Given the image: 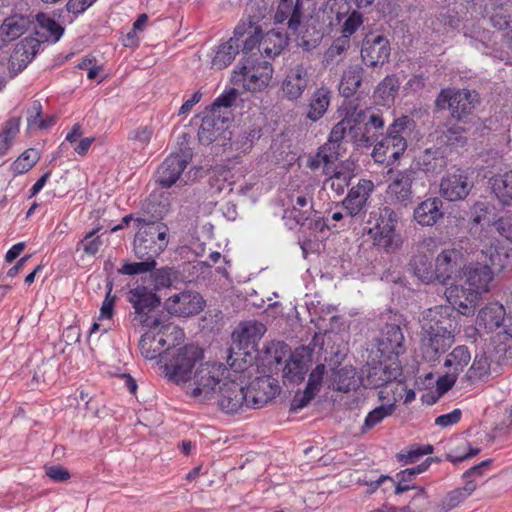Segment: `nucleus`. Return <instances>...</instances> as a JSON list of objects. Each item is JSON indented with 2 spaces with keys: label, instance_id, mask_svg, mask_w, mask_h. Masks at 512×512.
Here are the masks:
<instances>
[{
  "label": "nucleus",
  "instance_id": "1",
  "mask_svg": "<svg viewBox=\"0 0 512 512\" xmlns=\"http://www.w3.org/2000/svg\"><path fill=\"white\" fill-rule=\"evenodd\" d=\"M494 276L490 267L478 261L463 266L456 275V283L445 291L447 301L463 315L474 313L482 296L490 291Z\"/></svg>",
  "mask_w": 512,
  "mask_h": 512
},
{
  "label": "nucleus",
  "instance_id": "2",
  "mask_svg": "<svg viewBox=\"0 0 512 512\" xmlns=\"http://www.w3.org/2000/svg\"><path fill=\"white\" fill-rule=\"evenodd\" d=\"M147 331L141 336L139 347L141 354L147 360L161 357L166 360V354L180 345L184 340V332L179 327L168 323L165 318L157 327H146Z\"/></svg>",
  "mask_w": 512,
  "mask_h": 512
},
{
  "label": "nucleus",
  "instance_id": "3",
  "mask_svg": "<svg viewBox=\"0 0 512 512\" xmlns=\"http://www.w3.org/2000/svg\"><path fill=\"white\" fill-rule=\"evenodd\" d=\"M227 371L223 364L200 363L183 389L186 395L197 402L214 400Z\"/></svg>",
  "mask_w": 512,
  "mask_h": 512
},
{
  "label": "nucleus",
  "instance_id": "4",
  "mask_svg": "<svg viewBox=\"0 0 512 512\" xmlns=\"http://www.w3.org/2000/svg\"><path fill=\"white\" fill-rule=\"evenodd\" d=\"M203 352L195 345L174 348L166 354L164 371L166 376L181 386L187 384L197 366L202 363Z\"/></svg>",
  "mask_w": 512,
  "mask_h": 512
},
{
  "label": "nucleus",
  "instance_id": "5",
  "mask_svg": "<svg viewBox=\"0 0 512 512\" xmlns=\"http://www.w3.org/2000/svg\"><path fill=\"white\" fill-rule=\"evenodd\" d=\"M127 301L134 309L132 321L141 327H157L165 318L163 313L156 309L160 305V298L150 289L144 286H137L127 293Z\"/></svg>",
  "mask_w": 512,
  "mask_h": 512
},
{
  "label": "nucleus",
  "instance_id": "6",
  "mask_svg": "<svg viewBox=\"0 0 512 512\" xmlns=\"http://www.w3.org/2000/svg\"><path fill=\"white\" fill-rule=\"evenodd\" d=\"M272 75L273 68L268 61H259L251 56L242 59L234 69L232 82L247 91H262L269 85Z\"/></svg>",
  "mask_w": 512,
  "mask_h": 512
},
{
  "label": "nucleus",
  "instance_id": "7",
  "mask_svg": "<svg viewBox=\"0 0 512 512\" xmlns=\"http://www.w3.org/2000/svg\"><path fill=\"white\" fill-rule=\"evenodd\" d=\"M248 383L246 375L229 373L227 371L216 393L220 410L227 414H235L247 408L245 389Z\"/></svg>",
  "mask_w": 512,
  "mask_h": 512
},
{
  "label": "nucleus",
  "instance_id": "8",
  "mask_svg": "<svg viewBox=\"0 0 512 512\" xmlns=\"http://www.w3.org/2000/svg\"><path fill=\"white\" fill-rule=\"evenodd\" d=\"M409 119L402 117L396 119L389 127L386 136L376 141L372 156L377 162H384L386 158L396 160L407 148L409 135L407 124Z\"/></svg>",
  "mask_w": 512,
  "mask_h": 512
},
{
  "label": "nucleus",
  "instance_id": "9",
  "mask_svg": "<svg viewBox=\"0 0 512 512\" xmlns=\"http://www.w3.org/2000/svg\"><path fill=\"white\" fill-rule=\"evenodd\" d=\"M476 102L475 92L463 89L458 91L442 90L435 103L439 109L448 108L453 118L462 121L472 113Z\"/></svg>",
  "mask_w": 512,
  "mask_h": 512
},
{
  "label": "nucleus",
  "instance_id": "10",
  "mask_svg": "<svg viewBox=\"0 0 512 512\" xmlns=\"http://www.w3.org/2000/svg\"><path fill=\"white\" fill-rule=\"evenodd\" d=\"M167 232L160 226H141L134 239V252L138 258L156 256L167 246Z\"/></svg>",
  "mask_w": 512,
  "mask_h": 512
},
{
  "label": "nucleus",
  "instance_id": "11",
  "mask_svg": "<svg viewBox=\"0 0 512 512\" xmlns=\"http://www.w3.org/2000/svg\"><path fill=\"white\" fill-rule=\"evenodd\" d=\"M437 242L434 239H425L417 246L416 253L410 265L414 274L423 282L435 281L434 263L432 257L437 251Z\"/></svg>",
  "mask_w": 512,
  "mask_h": 512
},
{
  "label": "nucleus",
  "instance_id": "12",
  "mask_svg": "<svg viewBox=\"0 0 512 512\" xmlns=\"http://www.w3.org/2000/svg\"><path fill=\"white\" fill-rule=\"evenodd\" d=\"M247 408H261L279 393V387L268 377H256L247 383Z\"/></svg>",
  "mask_w": 512,
  "mask_h": 512
},
{
  "label": "nucleus",
  "instance_id": "13",
  "mask_svg": "<svg viewBox=\"0 0 512 512\" xmlns=\"http://www.w3.org/2000/svg\"><path fill=\"white\" fill-rule=\"evenodd\" d=\"M391 48L389 41L382 35H368L361 48L362 61L369 67L382 66L388 61Z\"/></svg>",
  "mask_w": 512,
  "mask_h": 512
},
{
  "label": "nucleus",
  "instance_id": "14",
  "mask_svg": "<svg viewBox=\"0 0 512 512\" xmlns=\"http://www.w3.org/2000/svg\"><path fill=\"white\" fill-rule=\"evenodd\" d=\"M203 305V298L195 292L175 294L165 302L168 313L180 317H188L200 313Z\"/></svg>",
  "mask_w": 512,
  "mask_h": 512
},
{
  "label": "nucleus",
  "instance_id": "15",
  "mask_svg": "<svg viewBox=\"0 0 512 512\" xmlns=\"http://www.w3.org/2000/svg\"><path fill=\"white\" fill-rule=\"evenodd\" d=\"M463 255L455 248L443 250L435 259V280L445 284L454 274L459 273Z\"/></svg>",
  "mask_w": 512,
  "mask_h": 512
},
{
  "label": "nucleus",
  "instance_id": "16",
  "mask_svg": "<svg viewBox=\"0 0 512 512\" xmlns=\"http://www.w3.org/2000/svg\"><path fill=\"white\" fill-rule=\"evenodd\" d=\"M266 326L256 320L241 322L232 334L234 342L238 346L257 352L259 341L266 333Z\"/></svg>",
  "mask_w": 512,
  "mask_h": 512
},
{
  "label": "nucleus",
  "instance_id": "17",
  "mask_svg": "<svg viewBox=\"0 0 512 512\" xmlns=\"http://www.w3.org/2000/svg\"><path fill=\"white\" fill-rule=\"evenodd\" d=\"M472 183L463 170L457 169L442 179L441 194L449 201L464 199L470 192Z\"/></svg>",
  "mask_w": 512,
  "mask_h": 512
},
{
  "label": "nucleus",
  "instance_id": "18",
  "mask_svg": "<svg viewBox=\"0 0 512 512\" xmlns=\"http://www.w3.org/2000/svg\"><path fill=\"white\" fill-rule=\"evenodd\" d=\"M477 481H464L462 486L455 487L435 503L433 512H450L460 507L477 489Z\"/></svg>",
  "mask_w": 512,
  "mask_h": 512
},
{
  "label": "nucleus",
  "instance_id": "19",
  "mask_svg": "<svg viewBox=\"0 0 512 512\" xmlns=\"http://www.w3.org/2000/svg\"><path fill=\"white\" fill-rule=\"evenodd\" d=\"M229 117L208 111L202 118V123L198 130V139L204 145H209L216 141L219 136L226 133V122ZM226 138V135H224Z\"/></svg>",
  "mask_w": 512,
  "mask_h": 512
},
{
  "label": "nucleus",
  "instance_id": "20",
  "mask_svg": "<svg viewBox=\"0 0 512 512\" xmlns=\"http://www.w3.org/2000/svg\"><path fill=\"white\" fill-rule=\"evenodd\" d=\"M309 84V73L303 65L292 67L282 83L284 96L289 100L299 99Z\"/></svg>",
  "mask_w": 512,
  "mask_h": 512
},
{
  "label": "nucleus",
  "instance_id": "21",
  "mask_svg": "<svg viewBox=\"0 0 512 512\" xmlns=\"http://www.w3.org/2000/svg\"><path fill=\"white\" fill-rule=\"evenodd\" d=\"M378 349L389 359L393 356L397 358L404 352V335L398 325L389 324L384 327L378 341Z\"/></svg>",
  "mask_w": 512,
  "mask_h": 512
},
{
  "label": "nucleus",
  "instance_id": "22",
  "mask_svg": "<svg viewBox=\"0 0 512 512\" xmlns=\"http://www.w3.org/2000/svg\"><path fill=\"white\" fill-rule=\"evenodd\" d=\"M452 309L449 306H436L427 309L420 319L421 332L437 330H453L454 320L451 318Z\"/></svg>",
  "mask_w": 512,
  "mask_h": 512
},
{
  "label": "nucleus",
  "instance_id": "23",
  "mask_svg": "<svg viewBox=\"0 0 512 512\" xmlns=\"http://www.w3.org/2000/svg\"><path fill=\"white\" fill-rule=\"evenodd\" d=\"M171 206L169 194L153 193L143 204V211L149 218H138L139 224H156L169 212Z\"/></svg>",
  "mask_w": 512,
  "mask_h": 512
},
{
  "label": "nucleus",
  "instance_id": "24",
  "mask_svg": "<svg viewBox=\"0 0 512 512\" xmlns=\"http://www.w3.org/2000/svg\"><path fill=\"white\" fill-rule=\"evenodd\" d=\"M415 179V172L403 170L397 172L387 188V195L395 202L407 204L412 197V183Z\"/></svg>",
  "mask_w": 512,
  "mask_h": 512
},
{
  "label": "nucleus",
  "instance_id": "25",
  "mask_svg": "<svg viewBox=\"0 0 512 512\" xmlns=\"http://www.w3.org/2000/svg\"><path fill=\"white\" fill-rule=\"evenodd\" d=\"M187 166V161L180 155H170L157 170V182L165 188L176 183L179 176Z\"/></svg>",
  "mask_w": 512,
  "mask_h": 512
},
{
  "label": "nucleus",
  "instance_id": "26",
  "mask_svg": "<svg viewBox=\"0 0 512 512\" xmlns=\"http://www.w3.org/2000/svg\"><path fill=\"white\" fill-rule=\"evenodd\" d=\"M506 311L499 303H489L480 309L476 318L479 330L492 332L502 326L505 321Z\"/></svg>",
  "mask_w": 512,
  "mask_h": 512
},
{
  "label": "nucleus",
  "instance_id": "27",
  "mask_svg": "<svg viewBox=\"0 0 512 512\" xmlns=\"http://www.w3.org/2000/svg\"><path fill=\"white\" fill-rule=\"evenodd\" d=\"M454 343L453 330H437L421 332V345L430 357L445 351Z\"/></svg>",
  "mask_w": 512,
  "mask_h": 512
},
{
  "label": "nucleus",
  "instance_id": "28",
  "mask_svg": "<svg viewBox=\"0 0 512 512\" xmlns=\"http://www.w3.org/2000/svg\"><path fill=\"white\" fill-rule=\"evenodd\" d=\"M373 190L374 184L368 179L359 180L358 184L350 189L343 201V205L350 215H356L363 209Z\"/></svg>",
  "mask_w": 512,
  "mask_h": 512
},
{
  "label": "nucleus",
  "instance_id": "29",
  "mask_svg": "<svg viewBox=\"0 0 512 512\" xmlns=\"http://www.w3.org/2000/svg\"><path fill=\"white\" fill-rule=\"evenodd\" d=\"M331 98L332 91L328 87L317 88L308 101L305 118L312 122L320 120L326 114Z\"/></svg>",
  "mask_w": 512,
  "mask_h": 512
},
{
  "label": "nucleus",
  "instance_id": "30",
  "mask_svg": "<svg viewBox=\"0 0 512 512\" xmlns=\"http://www.w3.org/2000/svg\"><path fill=\"white\" fill-rule=\"evenodd\" d=\"M256 351L245 349L242 346H238L229 350V354L227 356V367L229 373L248 375V369L253 364L255 360Z\"/></svg>",
  "mask_w": 512,
  "mask_h": 512
},
{
  "label": "nucleus",
  "instance_id": "31",
  "mask_svg": "<svg viewBox=\"0 0 512 512\" xmlns=\"http://www.w3.org/2000/svg\"><path fill=\"white\" fill-rule=\"evenodd\" d=\"M301 5L300 0H280L274 16L275 21L283 23L287 20L288 28L297 31L302 20Z\"/></svg>",
  "mask_w": 512,
  "mask_h": 512
},
{
  "label": "nucleus",
  "instance_id": "32",
  "mask_svg": "<svg viewBox=\"0 0 512 512\" xmlns=\"http://www.w3.org/2000/svg\"><path fill=\"white\" fill-rule=\"evenodd\" d=\"M367 234L373 241V244L386 251H392L400 247L402 239L396 233L394 226H372Z\"/></svg>",
  "mask_w": 512,
  "mask_h": 512
},
{
  "label": "nucleus",
  "instance_id": "33",
  "mask_svg": "<svg viewBox=\"0 0 512 512\" xmlns=\"http://www.w3.org/2000/svg\"><path fill=\"white\" fill-rule=\"evenodd\" d=\"M34 24L29 16L15 14L7 17L1 27L0 36L4 41H13L22 36Z\"/></svg>",
  "mask_w": 512,
  "mask_h": 512
},
{
  "label": "nucleus",
  "instance_id": "34",
  "mask_svg": "<svg viewBox=\"0 0 512 512\" xmlns=\"http://www.w3.org/2000/svg\"><path fill=\"white\" fill-rule=\"evenodd\" d=\"M442 201L439 198H429L414 209V219L417 224H436L443 217Z\"/></svg>",
  "mask_w": 512,
  "mask_h": 512
},
{
  "label": "nucleus",
  "instance_id": "35",
  "mask_svg": "<svg viewBox=\"0 0 512 512\" xmlns=\"http://www.w3.org/2000/svg\"><path fill=\"white\" fill-rule=\"evenodd\" d=\"M287 43L288 37L284 32L272 29L261 35L260 54L274 58L282 52Z\"/></svg>",
  "mask_w": 512,
  "mask_h": 512
},
{
  "label": "nucleus",
  "instance_id": "36",
  "mask_svg": "<svg viewBox=\"0 0 512 512\" xmlns=\"http://www.w3.org/2000/svg\"><path fill=\"white\" fill-rule=\"evenodd\" d=\"M379 398L381 400L387 399L388 402L386 404H382L379 407H376L372 411L368 413L364 420L363 429L368 430L380 423L386 417H389L395 411V404L397 402L396 396L389 397L388 388H385L379 392Z\"/></svg>",
  "mask_w": 512,
  "mask_h": 512
},
{
  "label": "nucleus",
  "instance_id": "37",
  "mask_svg": "<svg viewBox=\"0 0 512 512\" xmlns=\"http://www.w3.org/2000/svg\"><path fill=\"white\" fill-rule=\"evenodd\" d=\"M418 165L422 171L429 175H438L447 167V158L439 149H426L419 157Z\"/></svg>",
  "mask_w": 512,
  "mask_h": 512
},
{
  "label": "nucleus",
  "instance_id": "38",
  "mask_svg": "<svg viewBox=\"0 0 512 512\" xmlns=\"http://www.w3.org/2000/svg\"><path fill=\"white\" fill-rule=\"evenodd\" d=\"M506 258L507 255L500 253L498 246L492 240H485L479 254L481 265H487L494 273L502 272Z\"/></svg>",
  "mask_w": 512,
  "mask_h": 512
},
{
  "label": "nucleus",
  "instance_id": "39",
  "mask_svg": "<svg viewBox=\"0 0 512 512\" xmlns=\"http://www.w3.org/2000/svg\"><path fill=\"white\" fill-rule=\"evenodd\" d=\"M240 44L235 42V39H229L221 43L211 60V68L215 70H222L229 66L239 53Z\"/></svg>",
  "mask_w": 512,
  "mask_h": 512
},
{
  "label": "nucleus",
  "instance_id": "40",
  "mask_svg": "<svg viewBox=\"0 0 512 512\" xmlns=\"http://www.w3.org/2000/svg\"><path fill=\"white\" fill-rule=\"evenodd\" d=\"M364 76V69L360 65L349 66L342 75L339 90L348 98L353 96L360 88Z\"/></svg>",
  "mask_w": 512,
  "mask_h": 512
},
{
  "label": "nucleus",
  "instance_id": "41",
  "mask_svg": "<svg viewBox=\"0 0 512 512\" xmlns=\"http://www.w3.org/2000/svg\"><path fill=\"white\" fill-rule=\"evenodd\" d=\"M488 9L491 24L499 30L512 28L508 0H492Z\"/></svg>",
  "mask_w": 512,
  "mask_h": 512
},
{
  "label": "nucleus",
  "instance_id": "42",
  "mask_svg": "<svg viewBox=\"0 0 512 512\" xmlns=\"http://www.w3.org/2000/svg\"><path fill=\"white\" fill-rule=\"evenodd\" d=\"M393 364L394 367H392V365L388 366L382 363L373 365L368 372V385L372 387H380L394 380L399 374V368L396 363Z\"/></svg>",
  "mask_w": 512,
  "mask_h": 512
},
{
  "label": "nucleus",
  "instance_id": "43",
  "mask_svg": "<svg viewBox=\"0 0 512 512\" xmlns=\"http://www.w3.org/2000/svg\"><path fill=\"white\" fill-rule=\"evenodd\" d=\"M471 361V354L466 346L455 347L444 361V367L447 371L459 376Z\"/></svg>",
  "mask_w": 512,
  "mask_h": 512
},
{
  "label": "nucleus",
  "instance_id": "44",
  "mask_svg": "<svg viewBox=\"0 0 512 512\" xmlns=\"http://www.w3.org/2000/svg\"><path fill=\"white\" fill-rule=\"evenodd\" d=\"M308 370V362L300 353H295L283 368V377L292 383H300Z\"/></svg>",
  "mask_w": 512,
  "mask_h": 512
},
{
  "label": "nucleus",
  "instance_id": "45",
  "mask_svg": "<svg viewBox=\"0 0 512 512\" xmlns=\"http://www.w3.org/2000/svg\"><path fill=\"white\" fill-rule=\"evenodd\" d=\"M356 369L352 366H344L334 371L333 385L337 391L349 392L359 385Z\"/></svg>",
  "mask_w": 512,
  "mask_h": 512
},
{
  "label": "nucleus",
  "instance_id": "46",
  "mask_svg": "<svg viewBox=\"0 0 512 512\" xmlns=\"http://www.w3.org/2000/svg\"><path fill=\"white\" fill-rule=\"evenodd\" d=\"M350 38L347 35H341L334 40L332 45L324 54L323 63L325 66L336 65L344 60L346 53L350 48Z\"/></svg>",
  "mask_w": 512,
  "mask_h": 512
},
{
  "label": "nucleus",
  "instance_id": "47",
  "mask_svg": "<svg viewBox=\"0 0 512 512\" xmlns=\"http://www.w3.org/2000/svg\"><path fill=\"white\" fill-rule=\"evenodd\" d=\"M491 373V362L484 353L476 354L474 360L466 372L465 377L471 382L488 379Z\"/></svg>",
  "mask_w": 512,
  "mask_h": 512
},
{
  "label": "nucleus",
  "instance_id": "48",
  "mask_svg": "<svg viewBox=\"0 0 512 512\" xmlns=\"http://www.w3.org/2000/svg\"><path fill=\"white\" fill-rule=\"evenodd\" d=\"M34 40L21 42L16 45L14 52L11 56L10 63L13 69H17V71H22L29 62L34 58L36 51L35 45H33Z\"/></svg>",
  "mask_w": 512,
  "mask_h": 512
},
{
  "label": "nucleus",
  "instance_id": "49",
  "mask_svg": "<svg viewBox=\"0 0 512 512\" xmlns=\"http://www.w3.org/2000/svg\"><path fill=\"white\" fill-rule=\"evenodd\" d=\"M492 189L504 205H512V171L494 176Z\"/></svg>",
  "mask_w": 512,
  "mask_h": 512
},
{
  "label": "nucleus",
  "instance_id": "50",
  "mask_svg": "<svg viewBox=\"0 0 512 512\" xmlns=\"http://www.w3.org/2000/svg\"><path fill=\"white\" fill-rule=\"evenodd\" d=\"M39 25L38 35L45 37L46 40H51L53 43L57 42L64 32V28L55 20L46 15L39 14L36 16Z\"/></svg>",
  "mask_w": 512,
  "mask_h": 512
},
{
  "label": "nucleus",
  "instance_id": "51",
  "mask_svg": "<svg viewBox=\"0 0 512 512\" xmlns=\"http://www.w3.org/2000/svg\"><path fill=\"white\" fill-rule=\"evenodd\" d=\"M434 448L430 444L419 445L413 444L402 450L397 454V460L402 465L415 463L424 455H429L433 452Z\"/></svg>",
  "mask_w": 512,
  "mask_h": 512
},
{
  "label": "nucleus",
  "instance_id": "52",
  "mask_svg": "<svg viewBox=\"0 0 512 512\" xmlns=\"http://www.w3.org/2000/svg\"><path fill=\"white\" fill-rule=\"evenodd\" d=\"M473 224H499L501 218H496L494 207L486 202H477L473 206Z\"/></svg>",
  "mask_w": 512,
  "mask_h": 512
},
{
  "label": "nucleus",
  "instance_id": "53",
  "mask_svg": "<svg viewBox=\"0 0 512 512\" xmlns=\"http://www.w3.org/2000/svg\"><path fill=\"white\" fill-rule=\"evenodd\" d=\"M156 267V261L152 256H146L142 262L124 263L119 273L123 275H139L151 272Z\"/></svg>",
  "mask_w": 512,
  "mask_h": 512
},
{
  "label": "nucleus",
  "instance_id": "54",
  "mask_svg": "<svg viewBox=\"0 0 512 512\" xmlns=\"http://www.w3.org/2000/svg\"><path fill=\"white\" fill-rule=\"evenodd\" d=\"M238 96L239 93L235 88L229 89L214 100L209 111L226 116V112L222 109L227 110L234 106Z\"/></svg>",
  "mask_w": 512,
  "mask_h": 512
},
{
  "label": "nucleus",
  "instance_id": "55",
  "mask_svg": "<svg viewBox=\"0 0 512 512\" xmlns=\"http://www.w3.org/2000/svg\"><path fill=\"white\" fill-rule=\"evenodd\" d=\"M40 159L39 152L36 149L24 151L13 163V170L22 174L29 171Z\"/></svg>",
  "mask_w": 512,
  "mask_h": 512
},
{
  "label": "nucleus",
  "instance_id": "56",
  "mask_svg": "<svg viewBox=\"0 0 512 512\" xmlns=\"http://www.w3.org/2000/svg\"><path fill=\"white\" fill-rule=\"evenodd\" d=\"M103 235L99 226L87 233L81 242L84 252L88 255H95L103 244Z\"/></svg>",
  "mask_w": 512,
  "mask_h": 512
},
{
  "label": "nucleus",
  "instance_id": "57",
  "mask_svg": "<svg viewBox=\"0 0 512 512\" xmlns=\"http://www.w3.org/2000/svg\"><path fill=\"white\" fill-rule=\"evenodd\" d=\"M464 128L459 125H454L443 132L441 139L442 142L448 146L462 147L465 145L467 138L463 135Z\"/></svg>",
  "mask_w": 512,
  "mask_h": 512
},
{
  "label": "nucleus",
  "instance_id": "58",
  "mask_svg": "<svg viewBox=\"0 0 512 512\" xmlns=\"http://www.w3.org/2000/svg\"><path fill=\"white\" fill-rule=\"evenodd\" d=\"M330 144H324L318 149V152L314 159L311 160L309 167L311 169H317L321 165L328 166L333 164L339 157L338 152H330Z\"/></svg>",
  "mask_w": 512,
  "mask_h": 512
},
{
  "label": "nucleus",
  "instance_id": "59",
  "mask_svg": "<svg viewBox=\"0 0 512 512\" xmlns=\"http://www.w3.org/2000/svg\"><path fill=\"white\" fill-rule=\"evenodd\" d=\"M349 130V126L347 125V121H339L336 123L328 138V142L326 144H330V152H338L339 153V147L340 143L344 139L346 132Z\"/></svg>",
  "mask_w": 512,
  "mask_h": 512
},
{
  "label": "nucleus",
  "instance_id": "60",
  "mask_svg": "<svg viewBox=\"0 0 512 512\" xmlns=\"http://www.w3.org/2000/svg\"><path fill=\"white\" fill-rule=\"evenodd\" d=\"M325 372L326 366L324 364H318L309 374L306 389L314 395H317L321 388Z\"/></svg>",
  "mask_w": 512,
  "mask_h": 512
},
{
  "label": "nucleus",
  "instance_id": "61",
  "mask_svg": "<svg viewBox=\"0 0 512 512\" xmlns=\"http://www.w3.org/2000/svg\"><path fill=\"white\" fill-rule=\"evenodd\" d=\"M255 28H260V26H258V20L256 17L249 16L246 20H241L238 23L234 29V36L230 39H235V42L239 43V40L245 34H252Z\"/></svg>",
  "mask_w": 512,
  "mask_h": 512
},
{
  "label": "nucleus",
  "instance_id": "62",
  "mask_svg": "<svg viewBox=\"0 0 512 512\" xmlns=\"http://www.w3.org/2000/svg\"><path fill=\"white\" fill-rule=\"evenodd\" d=\"M457 450H459V452L451 451L446 455V459L454 464L459 463L465 459L471 458L477 455L480 451L479 448L471 447L469 443H465L462 447H459Z\"/></svg>",
  "mask_w": 512,
  "mask_h": 512
},
{
  "label": "nucleus",
  "instance_id": "63",
  "mask_svg": "<svg viewBox=\"0 0 512 512\" xmlns=\"http://www.w3.org/2000/svg\"><path fill=\"white\" fill-rule=\"evenodd\" d=\"M312 210L310 208L301 209L297 206H293L291 210L285 211L283 219L290 221L293 220L295 224H304L310 219Z\"/></svg>",
  "mask_w": 512,
  "mask_h": 512
},
{
  "label": "nucleus",
  "instance_id": "64",
  "mask_svg": "<svg viewBox=\"0 0 512 512\" xmlns=\"http://www.w3.org/2000/svg\"><path fill=\"white\" fill-rule=\"evenodd\" d=\"M363 23V16L358 11H353L348 18L345 20L342 26V35H347V38L358 29V27Z\"/></svg>",
  "mask_w": 512,
  "mask_h": 512
}]
</instances>
